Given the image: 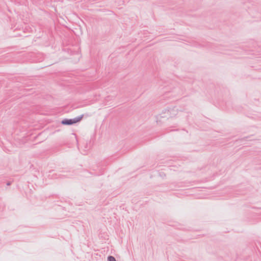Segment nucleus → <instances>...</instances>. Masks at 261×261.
<instances>
[{
    "label": "nucleus",
    "mask_w": 261,
    "mask_h": 261,
    "mask_svg": "<svg viewBox=\"0 0 261 261\" xmlns=\"http://www.w3.org/2000/svg\"><path fill=\"white\" fill-rule=\"evenodd\" d=\"M11 185V181L7 182V186H10Z\"/></svg>",
    "instance_id": "20e7f679"
},
{
    "label": "nucleus",
    "mask_w": 261,
    "mask_h": 261,
    "mask_svg": "<svg viewBox=\"0 0 261 261\" xmlns=\"http://www.w3.org/2000/svg\"><path fill=\"white\" fill-rule=\"evenodd\" d=\"M83 172H84V174H83L82 175L84 176L85 177H89V176H88L87 175V174H91V175H94V176H99V175L103 174V169H100L98 172L93 173L92 172H89L88 170H84Z\"/></svg>",
    "instance_id": "f03ea898"
},
{
    "label": "nucleus",
    "mask_w": 261,
    "mask_h": 261,
    "mask_svg": "<svg viewBox=\"0 0 261 261\" xmlns=\"http://www.w3.org/2000/svg\"><path fill=\"white\" fill-rule=\"evenodd\" d=\"M83 116L84 115L82 114L74 118H65L61 121V123L64 125H71L80 122L83 119Z\"/></svg>",
    "instance_id": "f257e3e1"
},
{
    "label": "nucleus",
    "mask_w": 261,
    "mask_h": 261,
    "mask_svg": "<svg viewBox=\"0 0 261 261\" xmlns=\"http://www.w3.org/2000/svg\"><path fill=\"white\" fill-rule=\"evenodd\" d=\"M108 261H116L115 257L112 255H109L107 258Z\"/></svg>",
    "instance_id": "7ed1b4c3"
},
{
    "label": "nucleus",
    "mask_w": 261,
    "mask_h": 261,
    "mask_svg": "<svg viewBox=\"0 0 261 261\" xmlns=\"http://www.w3.org/2000/svg\"><path fill=\"white\" fill-rule=\"evenodd\" d=\"M93 171H96V169H94V168H93Z\"/></svg>",
    "instance_id": "39448f33"
}]
</instances>
